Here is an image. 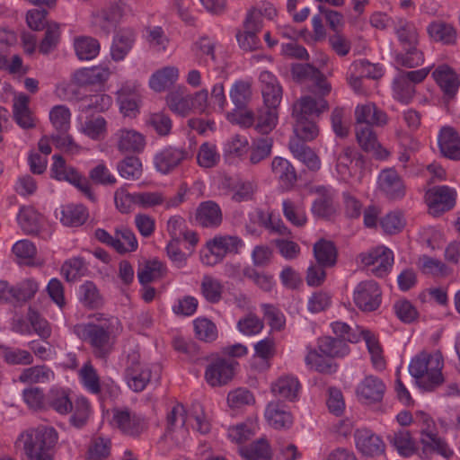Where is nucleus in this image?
<instances>
[{"mask_svg": "<svg viewBox=\"0 0 460 460\" xmlns=\"http://www.w3.org/2000/svg\"><path fill=\"white\" fill-rule=\"evenodd\" d=\"M90 319L86 323L75 325L74 332L90 344L95 357L105 358L113 350L116 340L122 332V324L117 317H106L102 314H93Z\"/></svg>", "mask_w": 460, "mask_h": 460, "instance_id": "1", "label": "nucleus"}, {"mask_svg": "<svg viewBox=\"0 0 460 460\" xmlns=\"http://www.w3.org/2000/svg\"><path fill=\"white\" fill-rule=\"evenodd\" d=\"M58 440V434L53 427L40 425L21 432L14 446L28 460H54Z\"/></svg>", "mask_w": 460, "mask_h": 460, "instance_id": "2", "label": "nucleus"}, {"mask_svg": "<svg viewBox=\"0 0 460 460\" xmlns=\"http://www.w3.org/2000/svg\"><path fill=\"white\" fill-rule=\"evenodd\" d=\"M413 422L420 428V443L424 453L436 452L446 458L453 455L447 444L438 436L436 424L427 413L418 412Z\"/></svg>", "mask_w": 460, "mask_h": 460, "instance_id": "3", "label": "nucleus"}, {"mask_svg": "<svg viewBox=\"0 0 460 460\" xmlns=\"http://www.w3.org/2000/svg\"><path fill=\"white\" fill-rule=\"evenodd\" d=\"M243 241L234 235L215 236L207 242L200 259L204 265L214 266L223 261L228 253H238Z\"/></svg>", "mask_w": 460, "mask_h": 460, "instance_id": "4", "label": "nucleus"}, {"mask_svg": "<svg viewBox=\"0 0 460 460\" xmlns=\"http://www.w3.org/2000/svg\"><path fill=\"white\" fill-rule=\"evenodd\" d=\"M151 369L140 359L137 351L132 350L128 354L124 378L128 387L134 392L143 391L151 379Z\"/></svg>", "mask_w": 460, "mask_h": 460, "instance_id": "5", "label": "nucleus"}, {"mask_svg": "<svg viewBox=\"0 0 460 460\" xmlns=\"http://www.w3.org/2000/svg\"><path fill=\"white\" fill-rule=\"evenodd\" d=\"M111 423L124 435L134 438L140 436L147 429L145 418L128 408L112 409Z\"/></svg>", "mask_w": 460, "mask_h": 460, "instance_id": "6", "label": "nucleus"}, {"mask_svg": "<svg viewBox=\"0 0 460 460\" xmlns=\"http://www.w3.org/2000/svg\"><path fill=\"white\" fill-rule=\"evenodd\" d=\"M353 300L357 307L363 312L376 311L382 301L380 287L374 280L361 281L354 289Z\"/></svg>", "mask_w": 460, "mask_h": 460, "instance_id": "7", "label": "nucleus"}, {"mask_svg": "<svg viewBox=\"0 0 460 460\" xmlns=\"http://www.w3.org/2000/svg\"><path fill=\"white\" fill-rule=\"evenodd\" d=\"M358 258L362 265L367 268L371 267V272L380 278L388 273L394 263L393 252L384 246L360 253Z\"/></svg>", "mask_w": 460, "mask_h": 460, "instance_id": "8", "label": "nucleus"}, {"mask_svg": "<svg viewBox=\"0 0 460 460\" xmlns=\"http://www.w3.org/2000/svg\"><path fill=\"white\" fill-rule=\"evenodd\" d=\"M238 363L231 358H217L206 368L205 379L211 386H222L232 380Z\"/></svg>", "mask_w": 460, "mask_h": 460, "instance_id": "9", "label": "nucleus"}, {"mask_svg": "<svg viewBox=\"0 0 460 460\" xmlns=\"http://www.w3.org/2000/svg\"><path fill=\"white\" fill-rule=\"evenodd\" d=\"M354 440L356 448L365 456H379L385 452L384 441L369 429H357L354 432Z\"/></svg>", "mask_w": 460, "mask_h": 460, "instance_id": "10", "label": "nucleus"}, {"mask_svg": "<svg viewBox=\"0 0 460 460\" xmlns=\"http://www.w3.org/2000/svg\"><path fill=\"white\" fill-rule=\"evenodd\" d=\"M456 191L448 186L429 189L425 195L426 202L433 214L450 210L456 204Z\"/></svg>", "mask_w": 460, "mask_h": 460, "instance_id": "11", "label": "nucleus"}, {"mask_svg": "<svg viewBox=\"0 0 460 460\" xmlns=\"http://www.w3.org/2000/svg\"><path fill=\"white\" fill-rule=\"evenodd\" d=\"M443 358L440 353H434L423 369V377L419 381V387L426 392L435 390L444 382L441 370L443 368Z\"/></svg>", "mask_w": 460, "mask_h": 460, "instance_id": "12", "label": "nucleus"}, {"mask_svg": "<svg viewBox=\"0 0 460 460\" xmlns=\"http://www.w3.org/2000/svg\"><path fill=\"white\" fill-rule=\"evenodd\" d=\"M378 188L389 199H400L405 195V185L394 169H385L378 176Z\"/></svg>", "mask_w": 460, "mask_h": 460, "instance_id": "13", "label": "nucleus"}, {"mask_svg": "<svg viewBox=\"0 0 460 460\" xmlns=\"http://www.w3.org/2000/svg\"><path fill=\"white\" fill-rule=\"evenodd\" d=\"M113 138L119 152L141 153L146 146L145 136L133 128H122Z\"/></svg>", "mask_w": 460, "mask_h": 460, "instance_id": "14", "label": "nucleus"}, {"mask_svg": "<svg viewBox=\"0 0 460 460\" xmlns=\"http://www.w3.org/2000/svg\"><path fill=\"white\" fill-rule=\"evenodd\" d=\"M268 424L275 429H287L293 424V416L288 406L279 400L268 403L265 412Z\"/></svg>", "mask_w": 460, "mask_h": 460, "instance_id": "15", "label": "nucleus"}, {"mask_svg": "<svg viewBox=\"0 0 460 460\" xmlns=\"http://www.w3.org/2000/svg\"><path fill=\"white\" fill-rule=\"evenodd\" d=\"M122 9L118 4H111L93 15L92 24L100 33L108 36L117 26L122 16Z\"/></svg>", "mask_w": 460, "mask_h": 460, "instance_id": "16", "label": "nucleus"}, {"mask_svg": "<svg viewBox=\"0 0 460 460\" xmlns=\"http://www.w3.org/2000/svg\"><path fill=\"white\" fill-rule=\"evenodd\" d=\"M260 82L265 107L277 110L282 99V87L277 77L271 72L262 71Z\"/></svg>", "mask_w": 460, "mask_h": 460, "instance_id": "17", "label": "nucleus"}, {"mask_svg": "<svg viewBox=\"0 0 460 460\" xmlns=\"http://www.w3.org/2000/svg\"><path fill=\"white\" fill-rule=\"evenodd\" d=\"M357 126L383 127L387 123L388 118L385 111L373 102L359 104L355 109Z\"/></svg>", "mask_w": 460, "mask_h": 460, "instance_id": "18", "label": "nucleus"}, {"mask_svg": "<svg viewBox=\"0 0 460 460\" xmlns=\"http://www.w3.org/2000/svg\"><path fill=\"white\" fill-rule=\"evenodd\" d=\"M356 137L359 146L367 153L372 154L377 159L388 156V151L382 147L373 128L368 126H357Z\"/></svg>", "mask_w": 460, "mask_h": 460, "instance_id": "19", "label": "nucleus"}, {"mask_svg": "<svg viewBox=\"0 0 460 460\" xmlns=\"http://www.w3.org/2000/svg\"><path fill=\"white\" fill-rule=\"evenodd\" d=\"M432 77L447 99H453L455 97L460 86V79L457 74L449 66H438L433 71Z\"/></svg>", "mask_w": 460, "mask_h": 460, "instance_id": "20", "label": "nucleus"}, {"mask_svg": "<svg viewBox=\"0 0 460 460\" xmlns=\"http://www.w3.org/2000/svg\"><path fill=\"white\" fill-rule=\"evenodd\" d=\"M385 391V385L381 379L367 376L357 386L356 394L360 401L373 403L383 399Z\"/></svg>", "mask_w": 460, "mask_h": 460, "instance_id": "21", "label": "nucleus"}, {"mask_svg": "<svg viewBox=\"0 0 460 460\" xmlns=\"http://www.w3.org/2000/svg\"><path fill=\"white\" fill-rule=\"evenodd\" d=\"M187 155V152L181 148L168 146L155 155L154 164L157 171L166 174L185 160Z\"/></svg>", "mask_w": 460, "mask_h": 460, "instance_id": "22", "label": "nucleus"}, {"mask_svg": "<svg viewBox=\"0 0 460 460\" xmlns=\"http://www.w3.org/2000/svg\"><path fill=\"white\" fill-rule=\"evenodd\" d=\"M438 147L443 156L460 160V136L452 127H443L438 137Z\"/></svg>", "mask_w": 460, "mask_h": 460, "instance_id": "23", "label": "nucleus"}, {"mask_svg": "<svg viewBox=\"0 0 460 460\" xmlns=\"http://www.w3.org/2000/svg\"><path fill=\"white\" fill-rule=\"evenodd\" d=\"M329 108L327 101L320 97L314 99L312 96H303L293 105V117H305L311 119L313 116H319Z\"/></svg>", "mask_w": 460, "mask_h": 460, "instance_id": "24", "label": "nucleus"}, {"mask_svg": "<svg viewBox=\"0 0 460 460\" xmlns=\"http://www.w3.org/2000/svg\"><path fill=\"white\" fill-rule=\"evenodd\" d=\"M270 171L280 185L286 189H291L297 181L296 171L286 158L275 156L270 164Z\"/></svg>", "mask_w": 460, "mask_h": 460, "instance_id": "25", "label": "nucleus"}, {"mask_svg": "<svg viewBox=\"0 0 460 460\" xmlns=\"http://www.w3.org/2000/svg\"><path fill=\"white\" fill-rule=\"evenodd\" d=\"M111 74V72L108 66H97L75 71L73 79L78 85L82 86L101 85L109 79Z\"/></svg>", "mask_w": 460, "mask_h": 460, "instance_id": "26", "label": "nucleus"}, {"mask_svg": "<svg viewBox=\"0 0 460 460\" xmlns=\"http://www.w3.org/2000/svg\"><path fill=\"white\" fill-rule=\"evenodd\" d=\"M394 33L402 48L418 46L419 33L414 23L402 17L393 19Z\"/></svg>", "mask_w": 460, "mask_h": 460, "instance_id": "27", "label": "nucleus"}, {"mask_svg": "<svg viewBox=\"0 0 460 460\" xmlns=\"http://www.w3.org/2000/svg\"><path fill=\"white\" fill-rule=\"evenodd\" d=\"M288 148L293 155L301 161L309 170L318 171L321 167L319 156L298 138H290Z\"/></svg>", "mask_w": 460, "mask_h": 460, "instance_id": "28", "label": "nucleus"}, {"mask_svg": "<svg viewBox=\"0 0 460 460\" xmlns=\"http://www.w3.org/2000/svg\"><path fill=\"white\" fill-rule=\"evenodd\" d=\"M135 41V31L130 28L119 30L114 36L111 55L114 61H120L128 55Z\"/></svg>", "mask_w": 460, "mask_h": 460, "instance_id": "29", "label": "nucleus"}, {"mask_svg": "<svg viewBox=\"0 0 460 460\" xmlns=\"http://www.w3.org/2000/svg\"><path fill=\"white\" fill-rule=\"evenodd\" d=\"M240 456L244 460H271L273 451L266 438H261L248 446L238 448Z\"/></svg>", "mask_w": 460, "mask_h": 460, "instance_id": "30", "label": "nucleus"}, {"mask_svg": "<svg viewBox=\"0 0 460 460\" xmlns=\"http://www.w3.org/2000/svg\"><path fill=\"white\" fill-rule=\"evenodd\" d=\"M196 221L204 227H216L222 222L220 207L214 201H204L196 211Z\"/></svg>", "mask_w": 460, "mask_h": 460, "instance_id": "31", "label": "nucleus"}, {"mask_svg": "<svg viewBox=\"0 0 460 460\" xmlns=\"http://www.w3.org/2000/svg\"><path fill=\"white\" fill-rule=\"evenodd\" d=\"M60 221L64 226L77 227L85 223L89 214L87 208L82 204H67L61 207Z\"/></svg>", "mask_w": 460, "mask_h": 460, "instance_id": "32", "label": "nucleus"}, {"mask_svg": "<svg viewBox=\"0 0 460 460\" xmlns=\"http://www.w3.org/2000/svg\"><path fill=\"white\" fill-rule=\"evenodd\" d=\"M300 384L292 376H284L278 378L271 385V392L274 395L288 401H294L298 394Z\"/></svg>", "mask_w": 460, "mask_h": 460, "instance_id": "33", "label": "nucleus"}, {"mask_svg": "<svg viewBox=\"0 0 460 460\" xmlns=\"http://www.w3.org/2000/svg\"><path fill=\"white\" fill-rule=\"evenodd\" d=\"M54 377L53 371L45 365H38L23 368L18 376V380L23 384H44Z\"/></svg>", "mask_w": 460, "mask_h": 460, "instance_id": "34", "label": "nucleus"}, {"mask_svg": "<svg viewBox=\"0 0 460 460\" xmlns=\"http://www.w3.org/2000/svg\"><path fill=\"white\" fill-rule=\"evenodd\" d=\"M13 113L14 120L21 128H31L35 126L26 95L21 94L13 100Z\"/></svg>", "mask_w": 460, "mask_h": 460, "instance_id": "35", "label": "nucleus"}, {"mask_svg": "<svg viewBox=\"0 0 460 460\" xmlns=\"http://www.w3.org/2000/svg\"><path fill=\"white\" fill-rule=\"evenodd\" d=\"M179 77V70L175 66H165L152 75L150 87L155 92H163L173 84Z\"/></svg>", "mask_w": 460, "mask_h": 460, "instance_id": "36", "label": "nucleus"}, {"mask_svg": "<svg viewBox=\"0 0 460 460\" xmlns=\"http://www.w3.org/2000/svg\"><path fill=\"white\" fill-rule=\"evenodd\" d=\"M313 252L316 262L327 267L335 265L337 249L332 241L320 239L314 244Z\"/></svg>", "mask_w": 460, "mask_h": 460, "instance_id": "37", "label": "nucleus"}, {"mask_svg": "<svg viewBox=\"0 0 460 460\" xmlns=\"http://www.w3.org/2000/svg\"><path fill=\"white\" fill-rule=\"evenodd\" d=\"M1 356L7 365L29 366L34 361L32 354L26 349L0 344Z\"/></svg>", "mask_w": 460, "mask_h": 460, "instance_id": "38", "label": "nucleus"}, {"mask_svg": "<svg viewBox=\"0 0 460 460\" xmlns=\"http://www.w3.org/2000/svg\"><path fill=\"white\" fill-rule=\"evenodd\" d=\"M273 139L269 137L253 139L248 151L249 162L251 164H258L268 158L272 152Z\"/></svg>", "mask_w": 460, "mask_h": 460, "instance_id": "39", "label": "nucleus"}, {"mask_svg": "<svg viewBox=\"0 0 460 460\" xmlns=\"http://www.w3.org/2000/svg\"><path fill=\"white\" fill-rule=\"evenodd\" d=\"M318 349L329 358L343 357L349 351L346 341L330 336L318 339Z\"/></svg>", "mask_w": 460, "mask_h": 460, "instance_id": "40", "label": "nucleus"}, {"mask_svg": "<svg viewBox=\"0 0 460 460\" xmlns=\"http://www.w3.org/2000/svg\"><path fill=\"white\" fill-rule=\"evenodd\" d=\"M75 54L80 60H92L100 52L101 46L99 41L92 37H79L74 43Z\"/></svg>", "mask_w": 460, "mask_h": 460, "instance_id": "41", "label": "nucleus"}, {"mask_svg": "<svg viewBox=\"0 0 460 460\" xmlns=\"http://www.w3.org/2000/svg\"><path fill=\"white\" fill-rule=\"evenodd\" d=\"M278 123V111L276 109L263 107L255 116L254 129L262 135L271 132Z\"/></svg>", "mask_w": 460, "mask_h": 460, "instance_id": "42", "label": "nucleus"}, {"mask_svg": "<svg viewBox=\"0 0 460 460\" xmlns=\"http://www.w3.org/2000/svg\"><path fill=\"white\" fill-rule=\"evenodd\" d=\"M294 137L291 138H298L299 141L305 143V141L314 140L319 134V129L314 121L305 117H294Z\"/></svg>", "mask_w": 460, "mask_h": 460, "instance_id": "43", "label": "nucleus"}, {"mask_svg": "<svg viewBox=\"0 0 460 460\" xmlns=\"http://www.w3.org/2000/svg\"><path fill=\"white\" fill-rule=\"evenodd\" d=\"M429 37L443 44H452L456 41V32L454 27L443 22H433L427 28Z\"/></svg>", "mask_w": 460, "mask_h": 460, "instance_id": "44", "label": "nucleus"}, {"mask_svg": "<svg viewBox=\"0 0 460 460\" xmlns=\"http://www.w3.org/2000/svg\"><path fill=\"white\" fill-rule=\"evenodd\" d=\"M138 243L135 234L127 227H119L115 230V245L114 250L124 254L127 252H135L137 249Z\"/></svg>", "mask_w": 460, "mask_h": 460, "instance_id": "45", "label": "nucleus"}, {"mask_svg": "<svg viewBox=\"0 0 460 460\" xmlns=\"http://www.w3.org/2000/svg\"><path fill=\"white\" fill-rule=\"evenodd\" d=\"M18 224L26 234L38 233L40 223V215L31 207L22 208L17 216Z\"/></svg>", "mask_w": 460, "mask_h": 460, "instance_id": "46", "label": "nucleus"}, {"mask_svg": "<svg viewBox=\"0 0 460 460\" xmlns=\"http://www.w3.org/2000/svg\"><path fill=\"white\" fill-rule=\"evenodd\" d=\"M164 272V267L161 261L157 260L147 261L144 264L139 265L137 279L140 284L145 286L162 277Z\"/></svg>", "mask_w": 460, "mask_h": 460, "instance_id": "47", "label": "nucleus"}, {"mask_svg": "<svg viewBox=\"0 0 460 460\" xmlns=\"http://www.w3.org/2000/svg\"><path fill=\"white\" fill-rule=\"evenodd\" d=\"M362 336L364 341H366V345L367 347L368 352L371 355V360L373 363V366L379 370H382L385 368V360L382 355V349L378 342V341L376 339L374 334L371 333L370 331L362 329L359 332V337Z\"/></svg>", "mask_w": 460, "mask_h": 460, "instance_id": "48", "label": "nucleus"}, {"mask_svg": "<svg viewBox=\"0 0 460 460\" xmlns=\"http://www.w3.org/2000/svg\"><path fill=\"white\" fill-rule=\"evenodd\" d=\"M200 290L208 302L216 304L222 298L223 285L217 279L205 275L201 280Z\"/></svg>", "mask_w": 460, "mask_h": 460, "instance_id": "49", "label": "nucleus"}, {"mask_svg": "<svg viewBox=\"0 0 460 460\" xmlns=\"http://www.w3.org/2000/svg\"><path fill=\"white\" fill-rule=\"evenodd\" d=\"M388 438L400 455L403 456H411L416 450L415 441L408 430L400 429Z\"/></svg>", "mask_w": 460, "mask_h": 460, "instance_id": "50", "label": "nucleus"}, {"mask_svg": "<svg viewBox=\"0 0 460 460\" xmlns=\"http://www.w3.org/2000/svg\"><path fill=\"white\" fill-rule=\"evenodd\" d=\"M49 119L58 133L66 134L70 128L71 112L66 106L57 105L50 110Z\"/></svg>", "mask_w": 460, "mask_h": 460, "instance_id": "51", "label": "nucleus"}, {"mask_svg": "<svg viewBox=\"0 0 460 460\" xmlns=\"http://www.w3.org/2000/svg\"><path fill=\"white\" fill-rule=\"evenodd\" d=\"M194 332L197 339L204 342H212L217 338V328L209 319L201 317L193 322Z\"/></svg>", "mask_w": 460, "mask_h": 460, "instance_id": "52", "label": "nucleus"}, {"mask_svg": "<svg viewBox=\"0 0 460 460\" xmlns=\"http://www.w3.org/2000/svg\"><path fill=\"white\" fill-rule=\"evenodd\" d=\"M305 364L311 368L323 374H332L336 371L337 366L332 359H326L316 349H310L305 356Z\"/></svg>", "mask_w": 460, "mask_h": 460, "instance_id": "53", "label": "nucleus"}, {"mask_svg": "<svg viewBox=\"0 0 460 460\" xmlns=\"http://www.w3.org/2000/svg\"><path fill=\"white\" fill-rule=\"evenodd\" d=\"M53 164L51 165V177L58 181H75L76 178V170L68 167L65 160L59 155H53Z\"/></svg>", "mask_w": 460, "mask_h": 460, "instance_id": "54", "label": "nucleus"}, {"mask_svg": "<svg viewBox=\"0 0 460 460\" xmlns=\"http://www.w3.org/2000/svg\"><path fill=\"white\" fill-rule=\"evenodd\" d=\"M283 214L285 217L294 226H304L307 221L304 208L290 199L282 202Z\"/></svg>", "mask_w": 460, "mask_h": 460, "instance_id": "55", "label": "nucleus"}, {"mask_svg": "<svg viewBox=\"0 0 460 460\" xmlns=\"http://www.w3.org/2000/svg\"><path fill=\"white\" fill-rule=\"evenodd\" d=\"M197 161L203 168L215 167L220 161V155L217 146L212 143H203L199 149Z\"/></svg>", "mask_w": 460, "mask_h": 460, "instance_id": "56", "label": "nucleus"}, {"mask_svg": "<svg viewBox=\"0 0 460 460\" xmlns=\"http://www.w3.org/2000/svg\"><path fill=\"white\" fill-rule=\"evenodd\" d=\"M117 169L121 177L127 180H137L142 175V164L136 156H128L120 161Z\"/></svg>", "mask_w": 460, "mask_h": 460, "instance_id": "57", "label": "nucleus"}, {"mask_svg": "<svg viewBox=\"0 0 460 460\" xmlns=\"http://www.w3.org/2000/svg\"><path fill=\"white\" fill-rule=\"evenodd\" d=\"M186 420L187 417L184 407L181 404L173 406L167 415V434L173 432L176 429H179L180 433L184 436L188 432L185 428Z\"/></svg>", "mask_w": 460, "mask_h": 460, "instance_id": "58", "label": "nucleus"}, {"mask_svg": "<svg viewBox=\"0 0 460 460\" xmlns=\"http://www.w3.org/2000/svg\"><path fill=\"white\" fill-rule=\"evenodd\" d=\"M80 300L84 306L89 308H98L102 305V297L95 284L92 281H86L80 286Z\"/></svg>", "mask_w": 460, "mask_h": 460, "instance_id": "59", "label": "nucleus"}, {"mask_svg": "<svg viewBox=\"0 0 460 460\" xmlns=\"http://www.w3.org/2000/svg\"><path fill=\"white\" fill-rule=\"evenodd\" d=\"M48 404L60 414H66L73 411V403L68 394L63 390H51L48 396Z\"/></svg>", "mask_w": 460, "mask_h": 460, "instance_id": "60", "label": "nucleus"}, {"mask_svg": "<svg viewBox=\"0 0 460 460\" xmlns=\"http://www.w3.org/2000/svg\"><path fill=\"white\" fill-rule=\"evenodd\" d=\"M60 39V29L57 22H50L47 25L44 38L42 39L39 51L44 55H47L53 51Z\"/></svg>", "mask_w": 460, "mask_h": 460, "instance_id": "61", "label": "nucleus"}, {"mask_svg": "<svg viewBox=\"0 0 460 460\" xmlns=\"http://www.w3.org/2000/svg\"><path fill=\"white\" fill-rule=\"evenodd\" d=\"M354 159V149L350 146H344L338 155H335L336 171L339 175L346 180L351 176L349 169Z\"/></svg>", "mask_w": 460, "mask_h": 460, "instance_id": "62", "label": "nucleus"}, {"mask_svg": "<svg viewBox=\"0 0 460 460\" xmlns=\"http://www.w3.org/2000/svg\"><path fill=\"white\" fill-rule=\"evenodd\" d=\"M402 49L405 51L404 53H397L395 55V62L397 65L411 68L419 66L423 63V54L418 49L417 46Z\"/></svg>", "mask_w": 460, "mask_h": 460, "instance_id": "63", "label": "nucleus"}, {"mask_svg": "<svg viewBox=\"0 0 460 460\" xmlns=\"http://www.w3.org/2000/svg\"><path fill=\"white\" fill-rule=\"evenodd\" d=\"M251 85L247 82L237 81L230 90V98L237 109L246 106L251 98Z\"/></svg>", "mask_w": 460, "mask_h": 460, "instance_id": "64", "label": "nucleus"}]
</instances>
